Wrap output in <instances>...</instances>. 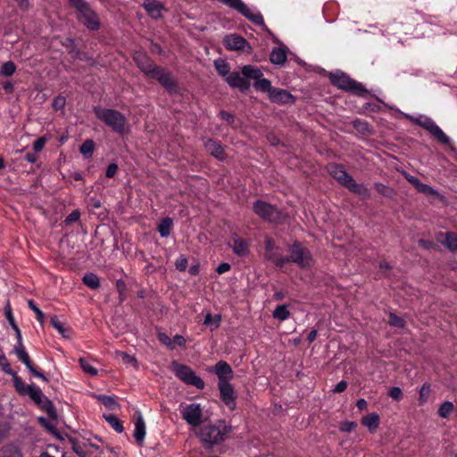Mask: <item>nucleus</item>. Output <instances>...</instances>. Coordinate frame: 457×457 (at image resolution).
<instances>
[{"instance_id":"obj_1","label":"nucleus","mask_w":457,"mask_h":457,"mask_svg":"<svg viewBox=\"0 0 457 457\" xmlns=\"http://www.w3.org/2000/svg\"><path fill=\"white\" fill-rule=\"evenodd\" d=\"M230 431V427L225 423L220 422L218 425H206L202 427L197 436L204 447L211 449L214 445H218L225 439V436Z\"/></svg>"},{"instance_id":"obj_2","label":"nucleus","mask_w":457,"mask_h":457,"mask_svg":"<svg viewBox=\"0 0 457 457\" xmlns=\"http://www.w3.org/2000/svg\"><path fill=\"white\" fill-rule=\"evenodd\" d=\"M96 116L105 125L119 134H123L126 130L127 120L120 112L113 109L95 107Z\"/></svg>"},{"instance_id":"obj_3","label":"nucleus","mask_w":457,"mask_h":457,"mask_svg":"<svg viewBox=\"0 0 457 457\" xmlns=\"http://www.w3.org/2000/svg\"><path fill=\"white\" fill-rule=\"evenodd\" d=\"M296 263L302 269H308L313 265L314 260L311 252L300 243H294L288 248V256L286 263Z\"/></svg>"},{"instance_id":"obj_4","label":"nucleus","mask_w":457,"mask_h":457,"mask_svg":"<svg viewBox=\"0 0 457 457\" xmlns=\"http://www.w3.org/2000/svg\"><path fill=\"white\" fill-rule=\"evenodd\" d=\"M72 5L79 12V21H80L88 29L96 30L99 29V17L86 1L79 0Z\"/></svg>"},{"instance_id":"obj_5","label":"nucleus","mask_w":457,"mask_h":457,"mask_svg":"<svg viewBox=\"0 0 457 457\" xmlns=\"http://www.w3.org/2000/svg\"><path fill=\"white\" fill-rule=\"evenodd\" d=\"M411 122L424 128L428 130L439 143L448 145H450V138L447 137L444 131L433 121L432 119L420 115L418 117H413L411 115L406 116Z\"/></svg>"},{"instance_id":"obj_6","label":"nucleus","mask_w":457,"mask_h":457,"mask_svg":"<svg viewBox=\"0 0 457 457\" xmlns=\"http://www.w3.org/2000/svg\"><path fill=\"white\" fill-rule=\"evenodd\" d=\"M170 369L174 374L185 383L194 386L198 389H203L204 387V380L200 377L196 376L190 367L174 361L170 364Z\"/></svg>"},{"instance_id":"obj_7","label":"nucleus","mask_w":457,"mask_h":457,"mask_svg":"<svg viewBox=\"0 0 457 457\" xmlns=\"http://www.w3.org/2000/svg\"><path fill=\"white\" fill-rule=\"evenodd\" d=\"M330 80L333 85L343 90L353 91L357 95H361L367 92L361 84L352 79L345 73L331 74Z\"/></svg>"},{"instance_id":"obj_8","label":"nucleus","mask_w":457,"mask_h":457,"mask_svg":"<svg viewBox=\"0 0 457 457\" xmlns=\"http://www.w3.org/2000/svg\"><path fill=\"white\" fill-rule=\"evenodd\" d=\"M253 209L262 219L274 222L279 221L280 220L279 212L267 202L258 200L253 204Z\"/></svg>"},{"instance_id":"obj_9","label":"nucleus","mask_w":457,"mask_h":457,"mask_svg":"<svg viewBox=\"0 0 457 457\" xmlns=\"http://www.w3.org/2000/svg\"><path fill=\"white\" fill-rule=\"evenodd\" d=\"M181 415L182 418L193 427H197L202 423L203 412L198 403H191L183 407Z\"/></svg>"},{"instance_id":"obj_10","label":"nucleus","mask_w":457,"mask_h":457,"mask_svg":"<svg viewBox=\"0 0 457 457\" xmlns=\"http://www.w3.org/2000/svg\"><path fill=\"white\" fill-rule=\"evenodd\" d=\"M149 78L158 80V82L169 92L176 90L177 85L170 72L161 67H156Z\"/></svg>"},{"instance_id":"obj_11","label":"nucleus","mask_w":457,"mask_h":457,"mask_svg":"<svg viewBox=\"0 0 457 457\" xmlns=\"http://www.w3.org/2000/svg\"><path fill=\"white\" fill-rule=\"evenodd\" d=\"M225 46L232 51H243L250 53L252 48L248 42L241 36L230 34L224 38Z\"/></svg>"},{"instance_id":"obj_12","label":"nucleus","mask_w":457,"mask_h":457,"mask_svg":"<svg viewBox=\"0 0 457 457\" xmlns=\"http://www.w3.org/2000/svg\"><path fill=\"white\" fill-rule=\"evenodd\" d=\"M218 387L220 393V398L223 403L230 409L236 408V393L232 385L228 382H218Z\"/></svg>"},{"instance_id":"obj_13","label":"nucleus","mask_w":457,"mask_h":457,"mask_svg":"<svg viewBox=\"0 0 457 457\" xmlns=\"http://www.w3.org/2000/svg\"><path fill=\"white\" fill-rule=\"evenodd\" d=\"M27 395H29L37 404L41 405L42 408L46 409L48 413L54 412V406L50 401L44 396L42 391L38 387L29 385Z\"/></svg>"},{"instance_id":"obj_14","label":"nucleus","mask_w":457,"mask_h":457,"mask_svg":"<svg viewBox=\"0 0 457 457\" xmlns=\"http://www.w3.org/2000/svg\"><path fill=\"white\" fill-rule=\"evenodd\" d=\"M271 102L276 104H293L295 97L287 91L282 88L273 87L269 95Z\"/></svg>"},{"instance_id":"obj_15","label":"nucleus","mask_w":457,"mask_h":457,"mask_svg":"<svg viewBox=\"0 0 457 457\" xmlns=\"http://www.w3.org/2000/svg\"><path fill=\"white\" fill-rule=\"evenodd\" d=\"M213 371L218 376L219 382H228L234 376L231 367L224 361H218L213 367Z\"/></svg>"},{"instance_id":"obj_16","label":"nucleus","mask_w":457,"mask_h":457,"mask_svg":"<svg viewBox=\"0 0 457 457\" xmlns=\"http://www.w3.org/2000/svg\"><path fill=\"white\" fill-rule=\"evenodd\" d=\"M436 240L452 252L457 251V234L453 232H439Z\"/></svg>"},{"instance_id":"obj_17","label":"nucleus","mask_w":457,"mask_h":457,"mask_svg":"<svg viewBox=\"0 0 457 457\" xmlns=\"http://www.w3.org/2000/svg\"><path fill=\"white\" fill-rule=\"evenodd\" d=\"M134 59H135L137 66L139 67V69L147 77H149L153 73L154 69L157 67L144 54H141V53L137 54L134 57Z\"/></svg>"},{"instance_id":"obj_18","label":"nucleus","mask_w":457,"mask_h":457,"mask_svg":"<svg viewBox=\"0 0 457 457\" xmlns=\"http://www.w3.org/2000/svg\"><path fill=\"white\" fill-rule=\"evenodd\" d=\"M227 83L232 87H237L241 91H246L250 87V83L245 79L238 72H232L226 78Z\"/></svg>"},{"instance_id":"obj_19","label":"nucleus","mask_w":457,"mask_h":457,"mask_svg":"<svg viewBox=\"0 0 457 457\" xmlns=\"http://www.w3.org/2000/svg\"><path fill=\"white\" fill-rule=\"evenodd\" d=\"M328 170L334 179H336L344 186H345L348 181H351L352 177L346 173V171L340 165L330 164L328 167Z\"/></svg>"},{"instance_id":"obj_20","label":"nucleus","mask_w":457,"mask_h":457,"mask_svg":"<svg viewBox=\"0 0 457 457\" xmlns=\"http://www.w3.org/2000/svg\"><path fill=\"white\" fill-rule=\"evenodd\" d=\"M204 146H205L207 152H209L214 157H216L220 160L224 159V157H225L224 150H223L222 146L216 141H214L212 139H208L205 141Z\"/></svg>"},{"instance_id":"obj_21","label":"nucleus","mask_w":457,"mask_h":457,"mask_svg":"<svg viewBox=\"0 0 457 457\" xmlns=\"http://www.w3.org/2000/svg\"><path fill=\"white\" fill-rule=\"evenodd\" d=\"M361 424L367 427L370 432H375L379 425V416L375 412L370 413L362 418Z\"/></svg>"},{"instance_id":"obj_22","label":"nucleus","mask_w":457,"mask_h":457,"mask_svg":"<svg viewBox=\"0 0 457 457\" xmlns=\"http://www.w3.org/2000/svg\"><path fill=\"white\" fill-rule=\"evenodd\" d=\"M264 258L272 262L278 267H283L286 264V257L282 256L277 246L272 252L264 253Z\"/></svg>"},{"instance_id":"obj_23","label":"nucleus","mask_w":457,"mask_h":457,"mask_svg":"<svg viewBox=\"0 0 457 457\" xmlns=\"http://www.w3.org/2000/svg\"><path fill=\"white\" fill-rule=\"evenodd\" d=\"M14 352L19 360L21 361L27 366V368L32 365L29 356L22 344V339L18 340L17 345L14 346Z\"/></svg>"},{"instance_id":"obj_24","label":"nucleus","mask_w":457,"mask_h":457,"mask_svg":"<svg viewBox=\"0 0 457 457\" xmlns=\"http://www.w3.org/2000/svg\"><path fill=\"white\" fill-rule=\"evenodd\" d=\"M145 425L143 417L140 414L138 419L135 422L134 436H135L137 442L139 445H141L145 439Z\"/></svg>"},{"instance_id":"obj_25","label":"nucleus","mask_w":457,"mask_h":457,"mask_svg":"<svg viewBox=\"0 0 457 457\" xmlns=\"http://www.w3.org/2000/svg\"><path fill=\"white\" fill-rule=\"evenodd\" d=\"M145 9L154 18H159L162 15V4L154 0H147L144 4Z\"/></svg>"},{"instance_id":"obj_26","label":"nucleus","mask_w":457,"mask_h":457,"mask_svg":"<svg viewBox=\"0 0 457 457\" xmlns=\"http://www.w3.org/2000/svg\"><path fill=\"white\" fill-rule=\"evenodd\" d=\"M242 74L246 79H253L254 81H256L257 79L263 76L262 71L259 68L253 65H245L242 68Z\"/></svg>"},{"instance_id":"obj_27","label":"nucleus","mask_w":457,"mask_h":457,"mask_svg":"<svg viewBox=\"0 0 457 457\" xmlns=\"http://www.w3.org/2000/svg\"><path fill=\"white\" fill-rule=\"evenodd\" d=\"M270 60L275 65H281L287 60V53L283 48L276 47L271 51Z\"/></svg>"},{"instance_id":"obj_28","label":"nucleus","mask_w":457,"mask_h":457,"mask_svg":"<svg viewBox=\"0 0 457 457\" xmlns=\"http://www.w3.org/2000/svg\"><path fill=\"white\" fill-rule=\"evenodd\" d=\"M352 192L362 195L364 197H368L370 195L369 190L361 184H357L353 177L351 178V181H348L345 186Z\"/></svg>"},{"instance_id":"obj_29","label":"nucleus","mask_w":457,"mask_h":457,"mask_svg":"<svg viewBox=\"0 0 457 457\" xmlns=\"http://www.w3.org/2000/svg\"><path fill=\"white\" fill-rule=\"evenodd\" d=\"M233 251L239 256H245L248 253V245L246 242L241 238H235L232 245Z\"/></svg>"},{"instance_id":"obj_30","label":"nucleus","mask_w":457,"mask_h":457,"mask_svg":"<svg viewBox=\"0 0 457 457\" xmlns=\"http://www.w3.org/2000/svg\"><path fill=\"white\" fill-rule=\"evenodd\" d=\"M253 87L259 91L268 93V95H270V91L273 88L270 81L269 79L263 78V76L261 77L256 81H254Z\"/></svg>"},{"instance_id":"obj_31","label":"nucleus","mask_w":457,"mask_h":457,"mask_svg":"<svg viewBox=\"0 0 457 457\" xmlns=\"http://www.w3.org/2000/svg\"><path fill=\"white\" fill-rule=\"evenodd\" d=\"M214 66L220 76L227 78L229 75L230 67L225 60L218 59L214 61Z\"/></svg>"},{"instance_id":"obj_32","label":"nucleus","mask_w":457,"mask_h":457,"mask_svg":"<svg viewBox=\"0 0 457 457\" xmlns=\"http://www.w3.org/2000/svg\"><path fill=\"white\" fill-rule=\"evenodd\" d=\"M172 220L170 218H165L160 222L158 231L162 237H167L170 234Z\"/></svg>"},{"instance_id":"obj_33","label":"nucleus","mask_w":457,"mask_h":457,"mask_svg":"<svg viewBox=\"0 0 457 457\" xmlns=\"http://www.w3.org/2000/svg\"><path fill=\"white\" fill-rule=\"evenodd\" d=\"M272 316L278 320H285L289 318L290 312L286 304H281L273 311Z\"/></svg>"},{"instance_id":"obj_34","label":"nucleus","mask_w":457,"mask_h":457,"mask_svg":"<svg viewBox=\"0 0 457 457\" xmlns=\"http://www.w3.org/2000/svg\"><path fill=\"white\" fill-rule=\"evenodd\" d=\"M50 322L52 326L58 330V332L65 338H69L70 335L68 334L69 329L64 328L63 323L56 317L53 316L50 319Z\"/></svg>"},{"instance_id":"obj_35","label":"nucleus","mask_w":457,"mask_h":457,"mask_svg":"<svg viewBox=\"0 0 457 457\" xmlns=\"http://www.w3.org/2000/svg\"><path fill=\"white\" fill-rule=\"evenodd\" d=\"M0 457H21V453L16 446L6 445L0 449Z\"/></svg>"},{"instance_id":"obj_36","label":"nucleus","mask_w":457,"mask_h":457,"mask_svg":"<svg viewBox=\"0 0 457 457\" xmlns=\"http://www.w3.org/2000/svg\"><path fill=\"white\" fill-rule=\"evenodd\" d=\"M376 191L387 198H393L395 195V190L382 183H375L374 185Z\"/></svg>"},{"instance_id":"obj_37","label":"nucleus","mask_w":457,"mask_h":457,"mask_svg":"<svg viewBox=\"0 0 457 457\" xmlns=\"http://www.w3.org/2000/svg\"><path fill=\"white\" fill-rule=\"evenodd\" d=\"M220 315L212 316L211 313L205 315L204 324L209 326L211 330L216 329L220 324Z\"/></svg>"},{"instance_id":"obj_38","label":"nucleus","mask_w":457,"mask_h":457,"mask_svg":"<svg viewBox=\"0 0 457 457\" xmlns=\"http://www.w3.org/2000/svg\"><path fill=\"white\" fill-rule=\"evenodd\" d=\"M83 282L90 288L96 289L100 286L98 277L94 273H87L83 277Z\"/></svg>"},{"instance_id":"obj_39","label":"nucleus","mask_w":457,"mask_h":457,"mask_svg":"<svg viewBox=\"0 0 457 457\" xmlns=\"http://www.w3.org/2000/svg\"><path fill=\"white\" fill-rule=\"evenodd\" d=\"M353 128L363 135H369L371 133L370 126L368 122L361 120H355L353 121Z\"/></svg>"},{"instance_id":"obj_40","label":"nucleus","mask_w":457,"mask_h":457,"mask_svg":"<svg viewBox=\"0 0 457 457\" xmlns=\"http://www.w3.org/2000/svg\"><path fill=\"white\" fill-rule=\"evenodd\" d=\"M241 13L255 24L262 25L264 23L262 14L260 12L252 11L248 6L247 12Z\"/></svg>"},{"instance_id":"obj_41","label":"nucleus","mask_w":457,"mask_h":457,"mask_svg":"<svg viewBox=\"0 0 457 457\" xmlns=\"http://www.w3.org/2000/svg\"><path fill=\"white\" fill-rule=\"evenodd\" d=\"M96 398L105 407L109 408L110 410H115L116 408L119 407V404L116 403L115 399L112 396L100 395H96Z\"/></svg>"},{"instance_id":"obj_42","label":"nucleus","mask_w":457,"mask_h":457,"mask_svg":"<svg viewBox=\"0 0 457 457\" xmlns=\"http://www.w3.org/2000/svg\"><path fill=\"white\" fill-rule=\"evenodd\" d=\"M117 357H120L122 361L127 366H132L134 368H137V361L135 356L129 355L125 352H116Z\"/></svg>"},{"instance_id":"obj_43","label":"nucleus","mask_w":457,"mask_h":457,"mask_svg":"<svg viewBox=\"0 0 457 457\" xmlns=\"http://www.w3.org/2000/svg\"><path fill=\"white\" fill-rule=\"evenodd\" d=\"M94 141L92 139H87L80 145L79 151L85 157H90L94 152Z\"/></svg>"},{"instance_id":"obj_44","label":"nucleus","mask_w":457,"mask_h":457,"mask_svg":"<svg viewBox=\"0 0 457 457\" xmlns=\"http://www.w3.org/2000/svg\"><path fill=\"white\" fill-rule=\"evenodd\" d=\"M453 403L446 401L440 405V407L438 409V415L441 418L446 419L450 416V414L453 412Z\"/></svg>"},{"instance_id":"obj_45","label":"nucleus","mask_w":457,"mask_h":457,"mask_svg":"<svg viewBox=\"0 0 457 457\" xmlns=\"http://www.w3.org/2000/svg\"><path fill=\"white\" fill-rule=\"evenodd\" d=\"M430 392H431L430 385L428 383L423 384V386L420 389V395H419V404L420 405H423L428 401Z\"/></svg>"},{"instance_id":"obj_46","label":"nucleus","mask_w":457,"mask_h":457,"mask_svg":"<svg viewBox=\"0 0 457 457\" xmlns=\"http://www.w3.org/2000/svg\"><path fill=\"white\" fill-rule=\"evenodd\" d=\"M104 419L118 433H121L123 431V427L116 416L112 414L104 415Z\"/></svg>"},{"instance_id":"obj_47","label":"nucleus","mask_w":457,"mask_h":457,"mask_svg":"<svg viewBox=\"0 0 457 457\" xmlns=\"http://www.w3.org/2000/svg\"><path fill=\"white\" fill-rule=\"evenodd\" d=\"M229 6L235 8L239 12H247V5L242 2V0H222Z\"/></svg>"},{"instance_id":"obj_48","label":"nucleus","mask_w":457,"mask_h":457,"mask_svg":"<svg viewBox=\"0 0 457 457\" xmlns=\"http://www.w3.org/2000/svg\"><path fill=\"white\" fill-rule=\"evenodd\" d=\"M229 6L235 8L239 12H247V5L242 2V0H222Z\"/></svg>"},{"instance_id":"obj_49","label":"nucleus","mask_w":457,"mask_h":457,"mask_svg":"<svg viewBox=\"0 0 457 457\" xmlns=\"http://www.w3.org/2000/svg\"><path fill=\"white\" fill-rule=\"evenodd\" d=\"M13 383H14V386H15L16 390L21 395H27L28 388H29V386L25 385L24 382L21 380V378L16 375L13 376Z\"/></svg>"},{"instance_id":"obj_50","label":"nucleus","mask_w":457,"mask_h":457,"mask_svg":"<svg viewBox=\"0 0 457 457\" xmlns=\"http://www.w3.org/2000/svg\"><path fill=\"white\" fill-rule=\"evenodd\" d=\"M416 189L420 193H422L427 195H435V196L439 195L438 192L436 190H435L432 187H430L427 184H424L422 182L420 183V185L418 186V187Z\"/></svg>"},{"instance_id":"obj_51","label":"nucleus","mask_w":457,"mask_h":457,"mask_svg":"<svg viewBox=\"0 0 457 457\" xmlns=\"http://www.w3.org/2000/svg\"><path fill=\"white\" fill-rule=\"evenodd\" d=\"M79 363H80V366H81L82 370H83L85 372H87V373H88V374H90V375H92V376H96V375H97V370H96V368H94V367L89 363V361H87V360H85V359H83V358H80V359H79Z\"/></svg>"},{"instance_id":"obj_52","label":"nucleus","mask_w":457,"mask_h":457,"mask_svg":"<svg viewBox=\"0 0 457 457\" xmlns=\"http://www.w3.org/2000/svg\"><path fill=\"white\" fill-rule=\"evenodd\" d=\"M388 323L391 326L397 327V328H403L405 325V321L401 317H398L395 313L389 314Z\"/></svg>"},{"instance_id":"obj_53","label":"nucleus","mask_w":457,"mask_h":457,"mask_svg":"<svg viewBox=\"0 0 457 457\" xmlns=\"http://www.w3.org/2000/svg\"><path fill=\"white\" fill-rule=\"evenodd\" d=\"M5 314H6V317H7V320H8L9 323L11 324V326L12 327V328L16 332L18 340L21 339V330H20V328H18V326L16 325V323L14 321V319H13V317L12 315L11 310L10 309L5 310Z\"/></svg>"},{"instance_id":"obj_54","label":"nucleus","mask_w":457,"mask_h":457,"mask_svg":"<svg viewBox=\"0 0 457 457\" xmlns=\"http://www.w3.org/2000/svg\"><path fill=\"white\" fill-rule=\"evenodd\" d=\"M2 73L4 76H11L15 71V65L12 62H6L2 66Z\"/></svg>"},{"instance_id":"obj_55","label":"nucleus","mask_w":457,"mask_h":457,"mask_svg":"<svg viewBox=\"0 0 457 457\" xmlns=\"http://www.w3.org/2000/svg\"><path fill=\"white\" fill-rule=\"evenodd\" d=\"M66 104V99L62 96H58L53 101L52 106L54 110H62Z\"/></svg>"},{"instance_id":"obj_56","label":"nucleus","mask_w":457,"mask_h":457,"mask_svg":"<svg viewBox=\"0 0 457 457\" xmlns=\"http://www.w3.org/2000/svg\"><path fill=\"white\" fill-rule=\"evenodd\" d=\"M157 337H158L159 341L162 344H163L170 349H173L172 339L168 335H166L165 333H162V332H159Z\"/></svg>"},{"instance_id":"obj_57","label":"nucleus","mask_w":457,"mask_h":457,"mask_svg":"<svg viewBox=\"0 0 457 457\" xmlns=\"http://www.w3.org/2000/svg\"><path fill=\"white\" fill-rule=\"evenodd\" d=\"M28 304H29V308L36 313L37 320L40 323H43V321H44V313L42 312V311L39 308L37 307V305L35 304V303L32 300H29L28 301Z\"/></svg>"},{"instance_id":"obj_58","label":"nucleus","mask_w":457,"mask_h":457,"mask_svg":"<svg viewBox=\"0 0 457 457\" xmlns=\"http://www.w3.org/2000/svg\"><path fill=\"white\" fill-rule=\"evenodd\" d=\"M388 395L390 397L396 401H400L403 398V392L401 388L398 386H394L390 388Z\"/></svg>"},{"instance_id":"obj_59","label":"nucleus","mask_w":457,"mask_h":457,"mask_svg":"<svg viewBox=\"0 0 457 457\" xmlns=\"http://www.w3.org/2000/svg\"><path fill=\"white\" fill-rule=\"evenodd\" d=\"M357 427V423L354 421H345L339 426V429L343 432H350Z\"/></svg>"},{"instance_id":"obj_60","label":"nucleus","mask_w":457,"mask_h":457,"mask_svg":"<svg viewBox=\"0 0 457 457\" xmlns=\"http://www.w3.org/2000/svg\"><path fill=\"white\" fill-rule=\"evenodd\" d=\"M175 265H176L177 270H179L180 271L186 270V269L187 267V258L184 255H180L178 258V260L176 261Z\"/></svg>"},{"instance_id":"obj_61","label":"nucleus","mask_w":457,"mask_h":457,"mask_svg":"<svg viewBox=\"0 0 457 457\" xmlns=\"http://www.w3.org/2000/svg\"><path fill=\"white\" fill-rule=\"evenodd\" d=\"M80 217V212L78 210L72 211L65 220L66 224H71L77 221Z\"/></svg>"},{"instance_id":"obj_62","label":"nucleus","mask_w":457,"mask_h":457,"mask_svg":"<svg viewBox=\"0 0 457 457\" xmlns=\"http://www.w3.org/2000/svg\"><path fill=\"white\" fill-rule=\"evenodd\" d=\"M172 343H173V349L176 346H180V347L186 346V339L180 335H176L174 337V338L172 339Z\"/></svg>"},{"instance_id":"obj_63","label":"nucleus","mask_w":457,"mask_h":457,"mask_svg":"<svg viewBox=\"0 0 457 457\" xmlns=\"http://www.w3.org/2000/svg\"><path fill=\"white\" fill-rule=\"evenodd\" d=\"M46 142V138L44 137H42L38 138L37 140H36L34 142V144H33L34 151L35 152H40L43 149Z\"/></svg>"},{"instance_id":"obj_64","label":"nucleus","mask_w":457,"mask_h":457,"mask_svg":"<svg viewBox=\"0 0 457 457\" xmlns=\"http://www.w3.org/2000/svg\"><path fill=\"white\" fill-rule=\"evenodd\" d=\"M73 451L80 457H87V453L75 441H71Z\"/></svg>"}]
</instances>
